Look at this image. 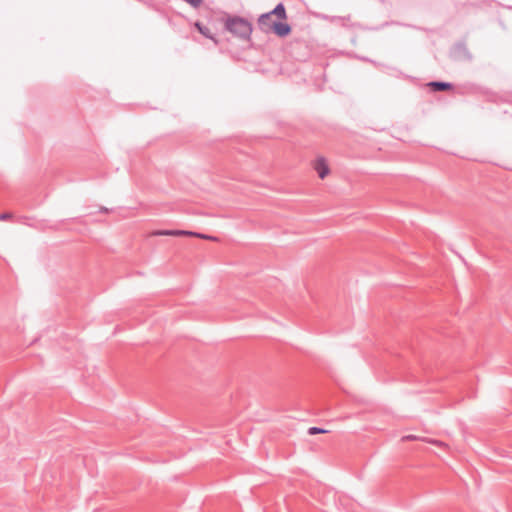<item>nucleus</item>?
Returning <instances> with one entry per match:
<instances>
[{
    "mask_svg": "<svg viewBox=\"0 0 512 512\" xmlns=\"http://www.w3.org/2000/svg\"><path fill=\"white\" fill-rule=\"evenodd\" d=\"M195 27L197 28V30L205 37L211 39L212 41H214L216 44L218 43V40L214 37V35L211 33L210 29L207 28L206 26L202 25L200 22H196L195 23Z\"/></svg>",
    "mask_w": 512,
    "mask_h": 512,
    "instance_id": "423d86ee",
    "label": "nucleus"
},
{
    "mask_svg": "<svg viewBox=\"0 0 512 512\" xmlns=\"http://www.w3.org/2000/svg\"><path fill=\"white\" fill-rule=\"evenodd\" d=\"M312 167L316 171L318 177L323 180L331 173L328 160L323 156H317L312 161Z\"/></svg>",
    "mask_w": 512,
    "mask_h": 512,
    "instance_id": "7ed1b4c3",
    "label": "nucleus"
},
{
    "mask_svg": "<svg viewBox=\"0 0 512 512\" xmlns=\"http://www.w3.org/2000/svg\"><path fill=\"white\" fill-rule=\"evenodd\" d=\"M225 28L241 39H249L252 33L251 24L244 18L237 16H229L224 21Z\"/></svg>",
    "mask_w": 512,
    "mask_h": 512,
    "instance_id": "f257e3e1",
    "label": "nucleus"
},
{
    "mask_svg": "<svg viewBox=\"0 0 512 512\" xmlns=\"http://www.w3.org/2000/svg\"><path fill=\"white\" fill-rule=\"evenodd\" d=\"M327 431L324 430V429H321V428H317V427H311L309 430H308V433L310 435H314V434H319V433H326Z\"/></svg>",
    "mask_w": 512,
    "mask_h": 512,
    "instance_id": "6e6552de",
    "label": "nucleus"
},
{
    "mask_svg": "<svg viewBox=\"0 0 512 512\" xmlns=\"http://www.w3.org/2000/svg\"><path fill=\"white\" fill-rule=\"evenodd\" d=\"M427 86L433 91H444L452 88L451 84L445 82H430Z\"/></svg>",
    "mask_w": 512,
    "mask_h": 512,
    "instance_id": "0eeeda50",
    "label": "nucleus"
},
{
    "mask_svg": "<svg viewBox=\"0 0 512 512\" xmlns=\"http://www.w3.org/2000/svg\"><path fill=\"white\" fill-rule=\"evenodd\" d=\"M274 33H276L278 36H286L290 33L291 28L287 23L284 22H278L274 25V28L272 29Z\"/></svg>",
    "mask_w": 512,
    "mask_h": 512,
    "instance_id": "39448f33",
    "label": "nucleus"
},
{
    "mask_svg": "<svg viewBox=\"0 0 512 512\" xmlns=\"http://www.w3.org/2000/svg\"><path fill=\"white\" fill-rule=\"evenodd\" d=\"M274 17H276L280 20H283L286 18V11L282 4H278L273 11L263 14L259 18V26L261 27V29L263 31H265V32L272 31V29L274 28V25L276 23H278L277 21L274 20Z\"/></svg>",
    "mask_w": 512,
    "mask_h": 512,
    "instance_id": "f03ea898",
    "label": "nucleus"
},
{
    "mask_svg": "<svg viewBox=\"0 0 512 512\" xmlns=\"http://www.w3.org/2000/svg\"><path fill=\"white\" fill-rule=\"evenodd\" d=\"M153 235L155 236H194L202 239H213L210 236L189 232V231H182V230H158L153 232Z\"/></svg>",
    "mask_w": 512,
    "mask_h": 512,
    "instance_id": "20e7f679",
    "label": "nucleus"
}]
</instances>
